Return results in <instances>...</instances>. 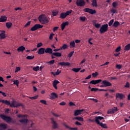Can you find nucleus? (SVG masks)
Wrapping results in <instances>:
<instances>
[{"mask_svg":"<svg viewBox=\"0 0 130 130\" xmlns=\"http://www.w3.org/2000/svg\"><path fill=\"white\" fill-rule=\"evenodd\" d=\"M38 20L41 24H47L49 20L45 15H41L38 17Z\"/></svg>","mask_w":130,"mask_h":130,"instance_id":"1","label":"nucleus"},{"mask_svg":"<svg viewBox=\"0 0 130 130\" xmlns=\"http://www.w3.org/2000/svg\"><path fill=\"white\" fill-rule=\"evenodd\" d=\"M108 30V24H106L102 25L100 29V32L101 34H103V33H105V32H107Z\"/></svg>","mask_w":130,"mask_h":130,"instance_id":"2","label":"nucleus"},{"mask_svg":"<svg viewBox=\"0 0 130 130\" xmlns=\"http://www.w3.org/2000/svg\"><path fill=\"white\" fill-rule=\"evenodd\" d=\"M19 106H21V107H24V105L15 101H13L10 105V107H14L15 108H17V107H19Z\"/></svg>","mask_w":130,"mask_h":130,"instance_id":"3","label":"nucleus"},{"mask_svg":"<svg viewBox=\"0 0 130 130\" xmlns=\"http://www.w3.org/2000/svg\"><path fill=\"white\" fill-rule=\"evenodd\" d=\"M76 4L77 7H85L86 6L85 0H76Z\"/></svg>","mask_w":130,"mask_h":130,"instance_id":"4","label":"nucleus"},{"mask_svg":"<svg viewBox=\"0 0 130 130\" xmlns=\"http://www.w3.org/2000/svg\"><path fill=\"white\" fill-rule=\"evenodd\" d=\"M1 117L2 118V119H4V120H5L6 122H12V118H11L9 116H7L5 115H1Z\"/></svg>","mask_w":130,"mask_h":130,"instance_id":"5","label":"nucleus"},{"mask_svg":"<svg viewBox=\"0 0 130 130\" xmlns=\"http://www.w3.org/2000/svg\"><path fill=\"white\" fill-rule=\"evenodd\" d=\"M42 28H43V25L36 24L30 28V31H36L38 29H41Z\"/></svg>","mask_w":130,"mask_h":130,"instance_id":"6","label":"nucleus"},{"mask_svg":"<svg viewBox=\"0 0 130 130\" xmlns=\"http://www.w3.org/2000/svg\"><path fill=\"white\" fill-rule=\"evenodd\" d=\"M84 12L85 13H89V14H90L91 15H94V14H96V10L90 8H85L84 9Z\"/></svg>","mask_w":130,"mask_h":130,"instance_id":"7","label":"nucleus"},{"mask_svg":"<svg viewBox=\"0 0 130 130\" xmlns=\"http://www.w3.org/2000/svg\"><path fill=\"white\" fill-rule=\"evenodd\" d=\"M51 54L52 59H54L55 56L56 57H60V56H61V53L60 52H53Z\"/></svg>","mask_w":130,"mask_h":130,"instance_id":"8","label":"nucleus"},{"mask_svg":"<svg viewBox=\"0 0 130 130\" xmlns=\"http://www.w3.org/2000/svg\"><path fill=\"white\" fill-rule=\"evenodd\" d=\"M85 110L81 109V110H76L74 111V116H78V115H81L82 114V112H84Z\"/></svg>","mask_w":130,"mask_h":130,"instance_id":"9","label":"nucleus"},{"mask_svg":"<svg viewBox=\"0 0 130 130\" xmlns=\"http://www.w3.org/2000/svg\"><path fill=\"white\" fill-rule=\"evenodd\" d=\"M116 99L118 98L119 99H120V100H123V99L125 98V95L122 93H117L116 94Z\"/></svg>","mask_w":130,"mask_h":130,"instance_id":"10","label":"nucleus"},{"mask_svg":"<svg viewBox=\"0 0 130 130\" xmlns=\"http://www.w3.org/2000/svg\"><path fill=\"white\" fill-rule=\"evenodd\" d=\"M58 64L61 67H70V66H71V63L69 62H60Z\"/></svg>","mask_w":130,"mask_h":130,"instance_id":"11","label":"nucleus"},{"mask_svg":"<svg viewBox=\"0 0 130 130\" xmlns=\"http://www.w3.org/2000/svg\"><path fill=\"white\" fill-rule=\"evenodd\" d=\"M102 84H104L105 87H111V86H112V84H111V83L106 80H103Z\"/></svg>","mask_w":130,"mask_h":130,"instance_id":"12","label":"nucleus"},{"mask_svg":"<svg viewBox=\"0 0 130 130\" xmlns=\"http://www.w3.org/2000/svg\"><path fill=\"white\" fill-rule=\"evenodd\" d=\"M51 121L52 123V128L54 129H55V128H57V127H58V125L56 123V122L54 121V119L53 118H51Z\"/></svg>","mask_w":130,"mask_h":130,"instance_id":"13","label":"nucleus"},{"mask_svg":"<svg viewBox=\"0 0 130 130\" xmlns=\"http://www.w3.org/2000/svg\"><path fill=\"white\" fill-rule=\"evenodd\" d=\"M101 82H102V80L101 79L91 80L89 82V84H92V85H97V84H99V83H101Z\"/></svg>","mask_w":130,"mask_h":130,"instance_id":"14","label":"nucleus"},{"mask_svg":"<svg viewBox=\"0 0 130 130\" xmlns=\"http://www.w3.org/2000/svg\"><path fill=\"white\" fill-rule=\"evenodd\" d=\"M102 119H104V117H101L100 116H96L95 117V121L97 124H100L101 122H100V121L99 120H102Z\"/></svg>","mask_w":130,"mask_h":130,"instance_id":"15","label":"nucleus"},{"mask_svg":"<svg viewBox=\"0 0 130 130\" xmlns=\"http://www.w3.org/2000/svg\"><path fill=\"white\" fill-rule=\"evenodd\" d=\"M57 84H59V82L58 80H55L53 82V87L55 89V90H57Z\"/></svg>","mask_w":130,"mask_h":130,"instance_id":"16","label":"nucleus"},{"mask_svg":"<svg viewBox=\"0 0 130 130\" xmlns=\"http://www.w3.org/2000/svg\"><path fill=\"white\" fill-rule=\"evenodd\" d=\"M0 102H1V103L6 104V105H10V106H11V104H11V102L8 100H0Z\"/></svg>","mask_w":130,"mask_h":130,"instance_id":"17","label":"nucleus"},{"mask_svg":"<svg viewBox=\"0 0 130 130\" xmlns=\"http://www.w3.org/2000/svg\"><path fill=\"white\" fill-rule=\"evenodd\" d=\"M45 52V48H41L38 50V54H44Z\"/></svg>","mask_w":130,"mask_h":130,"instance_id":"18","label":"nucleus"},{"mask_svg":"<svg viewBox=\"0 0 130 130\" xmlns=\"http://www.w3.org/2000/svg\"><path fill=\"white\" fill-rule=\"evenodd\" d=\"M69 25V22L68 21H66L64 22H63L61 24V30H64V28H66V26H68Z\"/></svg>","mask_w":130,"mask_h":130,"instance_id":"19","label":"nucleus"},{"mask_svg":"<svg viewBox=\"0 0 130 130\" xmlns=\"http://www.w3.org/2000/svg\"><path fill=\"white\" fill-rule=\"evenodd\" d=\"M50 98L51 99H55L58 98V95L56 93L52 92L51 93Z\"/></svg>","mask_w":130,"mask_h":130,"instance_id":"20","label":"nucleus"},{"mask_svg":"<svg viewBox=\"0 0 130 130\" xmlns=\"http://www.w3.org/2000/svg\"><path fill=\"white\" fill-rule=\"evenodd\" d=\"M45 53H49V54H51L53 52L52 51V49L50 48H47L46 49H45Z\"/></svg>","mask_w":130,"mask_h":130,"instance_id":"21","label":"nucleus"},{"mask_svg":"<svg viewBox=\"0 0 130 130\" xmlns=\"http://www.w3.org/2000/svg\"><path fill=\"white\" fill-rule=\"evenodd\" d=\"M25 49H26V48H25V47H24L23 46H21L17 48V51H18V52H23V51H24Z\"/></svg>","mask_w":130,"mask_h":130,"instance_id":"22","label":"nucleus"},{"mask_svg":"<svg viewBox=\"0 0 130 130\" xmlns=\"http://www.w3.org/2000/svg\"><path fill=\"white\" fill-rule=\"evenodd\" d=\"M67 15L66 14V13L64 12H62L60 14V19H66L67 18Z\"/></svg>","mask_w":130,"mask_h":130,"instance_id":"23","label":"nucleus"},{"mask_svg":"<svg viewBox=\"0 0 130 130\" xmlns=\"http://www.w3.org/2000/svg\"><path fill=\"white\" fill-rule=\"evenodd\" d=\"M7 128V124L5 123H1L0 124V129H6Z\"/></svg>","mask_w":130,"mask_h":130,"instance_id":"24","label":"nucleus"},{"mask_svg":"<svg viewBox=\"0 0 130 130\" xmlns=\"http://www.w3.org/2000/svg\"><path fill=\"white\" fill-rule=\"evenodd\" d=\"M63 125H64L65 127H66V128H69V129H71V130H78L77 127L72 128V127L69 126V125H67L66 123H64Z\"/></svg>","mask_w":130,"mask_h":130,"instance_id":"25","label":"nucleus"},{"mask_svg":"<svg viewBox=\"0 0 130 130\" xmlns=\"http://www.w3.org/2000/svg\"><path fill=\"white\" fill-rule=\"evenodd\" d=\"M6 31H3V32L0 34V39H5L6 38Z\"/></svg>","mask_w":130,"mask_h":130,"instance_id":"26","label":"nucleus"},{"mask_svg":"<svg viewBox=\"0 0 130 130\" xmlns=\"http://www.w3.org/2000/svg\"><path fill=\"white\" fill-rule=\"evenodd\" d=\"M119 25H120V23H119V22L116 21L114 22L112 26L115 28H117V27H118Z\"/></svg>","mask_w":130,"mask_h":130,"instance_id":"27","label":"nucleus"},{"mask_svg":"<svg viewBox=\"0 0 130 130\" xmlns=\"http://www.w3.org/2000/svg\"><path fill=\"white\" fill-rule=\"evenodd\" d=\"M74 119H75L76 120H78V121H84V118L81 117H75L74 118Z\"/></svg>","mask_w":130,"mask_h":130,"instance_id":"28","label":"nucleus"},{"mask_svg":"<svg viewBox=\"0 0 130 130\" xmlns=\"http://www.w3.org/2000/svg\"><path fill=\"white\" fill-rule=\"evenodd\" d=\"M76 46V43H75V41H72L70 43V48H74Z\"/></svg>","mask_w":130,"mask_h":130,"instance_id":"29","label":"nucleus"},{"mask_svg":"<svg viewBox=\"0 0 130 130\" xmlns=\"http://www.w3.org/2000/svg\"><path fill=\"white\" fill-rule=\"evenodd\" d=\"M7 16H1L0 18V22H6L7 21Z\"/></svg>","mask_w":130,"mask_h":130,"instance_id":"30","label":"nucleus"},{"mask_svg":"<svg viewBox=\"0 0 130 130\" xmlns=\"http://www.w3.org/2000/svg\"><path fill=\"white\" fill-rule=\"evenodd\" d=\"M19 122H21V123H24V124H26L28 122V119H22L19 120Z\"/></svg>","mask_w":130,"mask_h":130,"instance_id":"31","label":"nucleus"},{"mask_svg":"<svg viewBox=\"0 0 130 130\" xmlns=\"http://www.w3.org/2000/svg\"><path fill=\"white\" fill-rule=\"evenodd\" d=\"M101 126V127H103V128H108L107 125L106 124H104L102 122L100 123V124H98Z\"/></svg>","mask_w":130,"mask_h":130,"instance_id":"32","label":"nucleus"},{"mask_svg":"<svg viewBox=\"0 0 130 130\" xmlns=\"http://www.w3.org/2000/svg\"><path fill=\"white\" fill-rule=\"evenodd\" d=\"M91 5L93 7H98V5L97 4V0H93Z\"/></svg>","mask_w":130,"mask_h":130,"instance_id":"33","label":"nucleus"},{"mask_svg":"<svg viewBox=\"0 0 130 130\" xmlns=\"http://www.w3.org/2000/svg\"><path fill=\"white\" fill-rule=\"evenodd\" d=\"M12 25L13 23H12V22H7L6 24V26L7 28H8V29H10V28H11V27H12Z\"/></svg>","mask_w":130,"mask_h":130,"instance_id":"34","label":"nucleus"},{"mask_svg":"<svg viewBox=\"0 0 130 130\" xmlns=\"http://www.w3.org/2000/svg\"><path fill=\"white\" fill-rule=\"evenodd\" d=\"M58 13H59V12L57 10H55L54 11H52L53 17H55L56 16H57V15H58Z\"/></svg>","mask_w":130,"mask_h":130,"instance_id":"35","label":"nucleus"},{"mask_svg":"<svg viewBox=\"0 0 130 130\" xmlns=\"http://www.w3.org/2000/svg\"><path fill=\"white\" fill-rule=\"evenodd\" d=\"M124 50H126V51H128V50H130V43L127 44L125 47H124Z\"/></svg>","mask_w":130,"mask_h":130,"instance_id":"36","label":"nucleus"},{"mask_svg":"<svg viewBox=\"0 0 130 130\" xmlns=\"http://www.w3.org/2000/svg\"><path fill=\"white\" fill-rule=\"evenodd\" d=\"M72 71L75 72V73H78L81 71V68H73L72 69Z\"/></svg>","mask_w":130,"mask_h":130,"instance_id":"37","label":"nucleus"},{"mask_svg":"<svg viewBox=\"0 0 130 130\" xmlns=\"http://www.w3.org/2000/svg\"><path fill=\"white\" fill-rule=\"evenodd\" d=\"M110 12L112 14H117V10L114 8L111 9Z\"/></svg>","mask_w":130,"mask_h":130,"instance_id":"38","label":"nucleus"},{"mask_svg":"<svg viewBox=\"0 0 130 130\" xmlns=\"http://www.w3.org/2000/svg\"><path fill=\"white\" fill-rule=\"evenodd\" d=\"M68 49V45L66 44H63L62 47L60 48V49H61V50L62 49Z\"/></svg>","mask_w":130,"mask_h":130,"instance_id":"39","label":"nucleus"},{"mask_svg":"<svg viewBox=\"0 0 130 130\" xmlns=\"http://www.w3.org/2000/svg\"><path fill=\"white\" fill-rule=\"evenodd\" d=\"M86 20V18L85 16H81L80 17V20L81 21V22H85Z\"/></svg>","mask_w":130,"mask_h":130,"instance_id":"40","label":"nucleus"},{"mask_svg":"<svg viewBox=\"0 0 130 130\" xmlns=\"http://www.w3.org/2000/svg\"><path fill=\"white\" fill-rule=\"evenodd\" d=\"M13 84L14 85H16V86H19V84H20V82H19V80H14L13 81Z\"/></svg>","mask_w":130,"mask_h":130,"instance_id":"41","label":"nucleus"},{"mask_svg":"<svg viewBox=\"0 0 130 130\" xmlns=\"http://www.w3.org/2000/svg\"><path fill=\"white\" fill-rule=\"evenodd\" d=\"M112 7L114 9H116V7H117V2H114L112 3Z\"/></svg>","mask_w":130,"mask_h":130,"instance_id":"42","label":"nucleus"},{"mask_svg":"<svg viewBox=\"0 0 130 130\" xmlns=\"http://www.w3.org/2000/svg\"><path fill=\"white\" fill-rule=\"evenodd\" d=\"M28 98L29 99H31V100H35L38 98V95H36L35 96H29Z\"/></svg>","mask_w":130,"mask_h":130,"instance_id":"43","label":"nucleus"},{"mask_svg":"<svg viewBox=\"0 0 130 130\" xmlns=\"http://www.w3.org/2000/svg\"><path fill=\"white\" fill-rule=\"evenodd\" d=\"M114 22V19L111 20L109 22V26L110 27L113 25V23Z\"/></svg>","mask_w":130,"mask_h":130,"instance_id":"44","label":"nucleus"},{"mask_svg":"<svg viewBox=\"0 0 130 130\" xmlns=\"http://www.w3.org/2000/svg\"><path fill=\"white\" fill-rule=\"evenodd\" d=\"M107 113L108 114H113V113H114V112L113 111V110H112V109L108 110Z\"/></svg>","mask_w":130,"mask_h":130,"instance_id":"45","label":"nucleus"},{"mask_svg":"<svg viewBox=\"0 0 130 130\" xmlns=\"http://www.w3.org/2000/svg\"><path fill=\"white\" fill-rule=\"evenodd\" d=\"M72 13H73V10H70V11H67L65 14H66V16L68 17V16H69V15H70V14H72Z\"/></svg>","mask_w":130,"mask_h":130,"instance_id":"46","label":"nucleus"},{"mask_svg":"<svg viewBox=\"0 0 130 130\" xmlns=\"http://www.w3.org/2000/svg\"><path fill=\"white\" fill-rule=\"evenodd\" d=\"M74 53H75V52L74 51L70 52L69 53V54H68V57H72V56H73V55L74 54Z\"/></svg>","mask_w":130,"mask_h":130,"instance_id":"47","label":"nucleus"},{"mask_svg":"<svg viewBox=\"0 0 130 130\" xmlns=\"http://www.w3.org/2000/svg\"><path fill=\"white\" fill-rule=\"evenodd\" d=\"M98 75H99L98 72H95V73H93L92 74V76L93 78H96V77H97V76H98Z\"/></svg>","mask_w":130,"mask_h":130,"instance_id":"48","label":"nucleus"},{"mask_svg":"<svg viewBox=\"0 0 130 130\" xmlns=\"http://www.w3.org/2000/svg\"><path fill=\"white\" fill-rule=\"evenodd\" d=\"M40 102L42 103V104H44L45 105H47V104H46V101L44 100H41L40 101Z\"/></svg>","mask_w":130,"mask_h":130,"instance_id":"49","label":"nucleus"},{"mask_svg":"<svg viewBox=\"0 0 130 130\" xmlns=\"http://www.w3.org/2000/svg\"><path fill=\"white\" fill-rule=\"evenodd\" d=\"M99 88H92L90 90V91L91 92H93V91H94V92H97V91H99Z\"/></svg>","mask_w":130,"mask_h":130,"instance_id":"50","label":"nucleus"},{"mask_svg":"<svg viewBox=\"0 0 130 130\" xmlns=\"http://www.w3.org/2000/svg\"><path fill=\"white\" fill-rule=\"evenodd\" d=\"M116 68L118 70H121V68H122V65L121 64H116Z\"/></svg>","mask_w":130,"mask_h":130,"instance_id":"51","label":"nucleus"},{"mask_svg":"<svg viewBox=\"0 0 130 130\" xmlns=\"http://www.w3.org/2000/svg\"><path fill=\"white\" fill-rule=\"evenodd\" d=\"M121 49V47L119 46L116 49H115V52H119Z\"/></svg>","mask_w":130,"mask_h":130,"instance_id":"52","label":"nucleus"},{"mask_svg":"<svg viewBox=\"0 0 130 130\" xmlns=\"http://www.w3.org/2000/svg\"><path fill=\"white\" fill-rule=\"evenodd\" d=\"M32 70L35 71V72H37V71H39V66H37L33 68Z\"/></svg>","mask_w":130,"mask_h":130,"instance_id":"53","label":"nucleus"},{"mask_svg":"<svg viewBox=\"0 0 130 130\" xmlns=\"http://www.w3.org/2000/svg\"><path fill=\"white\" fill-rule=\"evenodd\" d=\"M61 73V71H59V69H57L56 72H55V75L56 76H58V75H59V74H60Z\"/></svg>","mask_w":130,"mask_h":130,"instance_id":"54","label":"nucleus"},{"mask_svg":"<svg viewBox=\"0 0 130 130\" xmlns=\"http://www.w3.org/2000/svg\"><path fill=\"white\" fill-rule=\"evenodd\" d=\"M21 71V68L20 67H16L15 73H18V72H20Z\"/></svg>","mask_w":130,"mask_h":130,"instance_id":"55","label":"nucleus"},{"mask_svg":"<svg viewBox=\"0 0 130 130\" xmlns=\"http://www.w3.org/2000/svg\"><path fill=\"white\" fill-rule=\"evenodd\" d=\"M55 61V59H53V60L48 62V63L49 64H53V63H54Z\"/></svg>","mask_w":130,"mask_h":130,"instance_id":"56","label":"nucleus"},{"mask_svg":"<svg viewBox=\"0 0 130 130\" xmlns=\"http://www.w3.org/2000/svg\"><path fill=\"white\" fill-rule=\"evenodd\" d=\"M30 25H31V21H28L25 24L24 27L26 28L28 26H30Z\"/></svg>","mask_w":130,"mask_h":130,"instance_id":"57","label":"nucleus"},{"mask_svg":"<svg viewBox=\"0 0 130 130\" xmlns=\"http://www.w3.org/2000/svg\"><path fill=\"white\" fill-rule=\"evenodd\" d=\"M125 88H129L130 87V84L129 82H127L126 83V84L124 85Z\"/></svg>","mask_w":130,"mask_h":130,"instance_id":"58","label":"nucleus"},{"mask_svg":"<svg viewBox=\"0 0 130 130\" xmlns=\"http://www.w3.org/2000/svg\"><path fill=\"white\" fill-rule=\"evenodd\" d=\"M53 36H54V34L53 33H52L49 36V40H52V39L53 38Z\"/></svg>","mask_w":130,"mask_h":130,"instance_id":"59","label":"nucleus"},{"mask_svg":"<svg viewBox=\"0 0 130 130\" xmlns=\"http://www.w3.org/2000/svg\"><path fill=\"white\" fill-rule=\"evenodd\" d=\"M34 56H27L26 57V59H33L34 58Z\"/></svg>","mask_w":130,"mask_h":130,"instance_id":"60","label":"nucleus"},{"mask_svg":"<svg viewBox=\"0 0 130 130\" xmlns=\"http://www.w3.org/2000/svg\"><path fill=\"white\" fill-rule=\"evenodd\" d=\"M42 45H43V44H42V43H39L37 45V47L38 48H39L40 47H41Z\"/></svg>","mask_w":130,"mask_h":130,"instance_id":"61","label":"nucleus"},{"mask_svg":"<svg viewBox=\"0 0 130 130\" xmlns=\"http://www.w3.org/2000/svg\"><path fill=\"white\" fill-rule=\"evenodd\" d=\"M107 91H109V92H110V93H115V90L114 89H107Z\"/></svg>","mask_w":130,"mask_h":130,"instance_id":"62","label":"nucleus"},{"mask_svg":"<svg viewBox=\"0 0 130 130\" xmlns=\"http://www.w3.org/2000/svg\"><path fill=\"white\" fill-rule=\"evenodd\" d=\"M101 26V24L96 23V24H95L94 27H95V28H100Z\"/></svg>","mask_w":130,"mask_h":130,"instance_id":"63","label":"nucleus"},{"mask_svg":"<svg viewBox=\"0 0 130 130\" xmlns=\"http://www.w3.org/2000/svg\"><path fill=\"white\" fill-rule=\"evenodd\" d=\"M17 116L18 118H20V117H25L26 115H21V114H17Z\"/></svg>","mask_w":130,"mask_h":130,"instance_id":"64","label":"nucleus"}]
</instances>
